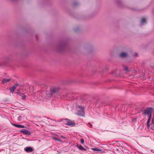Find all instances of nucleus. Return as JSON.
<instances>
[{
    "label": "nucleus",
    "mask_w": 154,
    "mask_h": 154,
    "mask_svg": "<svg viewBox=\"0 0 154 154\" xmlns=\"http://www.w3.org/2000/svg\"><path fill=\"white\" fill-rule=\"evenodd\" d=\"M151 128V129H153V128H152V127H151V128Z\"/></svg>",
    "instance_id": "a878e982"
},
{
    "label": "nucleus",
    "mask_w": 154,
    "mask_h": 154,
    "mask_svg": "<svg viewBox=\"0 0 154 154\" xmlns=\"http://www.w3.org/2000/svg\"><path fill=\"white\" fill-rule=\"evenodd\" d=\"M19 85V84L18 83H16L13 86H15V88H16V87Z\"/></svg>",
    "instance_id": "dca6fc26"
},
{
    "label": "nucleus",
    "mask_w": 154,
    "mask_h": 154,
    "mask_svg": "<svg viewBox=\"0 0 154 154\" xmlns=\"http://www.w3.org/2000/svg\"><path fill=\"white\" fill-rule=\"evenodd\" d=\"M137 54H136V56H135V57H138V56H137Z\"/></svg>",
    "instance_id": "bb28decb"
},
{
    "label": "nucleus",
    "mask_w": 154,
    "mask_h": 154,
    "mask_svg": "<svg viewBox=\"0 0 154 154\" xmlns=\"http://www.w3.org/2000/svg\"><path fill=\"white\" fill-rule=\"evenodd\" d=\"M20 132H22L23 134L24 135H30L31 134V133L29 130L25 129H23L21 130L20 131Z\"/></svg>",
    "instance_id": "39448f33"
},
{
    "label": "nucleus",
    "mask_w": 154,
    "mask_h": 154,
    "mask_svg": "<svg viewBox=\"0 0 154 154\" xmlns=\"http://www.w3.org/2000/svg\"><path fill=\"white\" fill-rule=\"evenodd\" d=\"M24 150L27 152H32L33 149L31 147H26L24 148Z\"/></svg>",
    "instance_id": "423d86ee"
},
{
    "label": "nucleus",
    "mask_w": 154,
    "mask_h": 154,
    "mask_svg": "<svg viewBox=\"0 0 154 154\" xmlns=\"http://www.w3.org/2000/svg\"><path fill=\"white\" fill-rule=\"evenodd\" d=\"M150 119H148L147 121V123H149L150 121Z\"/></svg>",
    "instance_id": "5701e85b"
},
{
    "label": "nucleus",
    "mask_w": 154,
    "mask_h": 154,
    "mask_svg": "<svg viewBox=\"0 0 154 154\" xmlns=\"http://www.w3.org/2000/svg\"><path fill=\"white\" fill-rule=\"evenodd\" d=\"M150 125L149 123H147V127L148 128H149Z\"/></svg>",
    "instance_id": "412c9836"
},
{
    "label": "nucleus",
    "mask_w": 154,
    "mask_h": 154,
    "mask_svg": "<svg viewBox=\"0 0 154 154\" xmlns=\"http://www.w3.org/2000/svg\"><path fill=\"white\" fill-rule=\"evenodd\" d=\"M127 55V54L126 53L123 52L120 54L119 56L121 57H125Z\"/></svg>",
    "instance_id": "9b49d317"
},
{
    "label": "nucleus",
    "mask_w": 154,
    "mask_h": 154,
    "mask_svg": "<svg viewBox=\"0 0 154 154\" xmlns=\"http://www.w3.org/2000/svg\"><path fill=\"white\" fill-rule=\"evenodd\" d=\"M11 79L10 78H3L2 81V83L3 84H5L7 82H8L11 81Z\"/></svg>",
    "instance_id": "0eeeda50"
},
{
    "label": "nucleus",
    "mask_w": 154,
    "mask_h": 154,
    "mask_svg": "<svg viewBox=\"0 0 154 154\" xmlns=\"http://www.w3.org/2000/svg\"><path fill=\"white\" fill-rule=\"evenodd\" d=\"M81 142L82 144H83L84 142V140L82 139H81Z\"/></svg>",
    "instance_id": "a211bd4d"
},
{
    "label": "nucleus",
    "mask_w": 154,
    "mask_h": 154,
    "mask_svg": "<svg viewBox=\"0 0 154 154\" xmlns=\"http://www.w3.org/2000/svg\"><path fill=\"white\" fill-rule=\"evenodd\" d=\"M146 23V19L145 18H142L141 20V24H143Z\"/></svg>",
    "instance_id": "4468645a"
},
{
    "label": "nucleus",
    "mask_w": 154,
    "mask_h": 154,
    "mask_svg": "<svg viewBox=\"0 0 154 154\" xmlns=\"http://www.w3.org/2000/svg\"><path fill=\"white\" fill-rule=\"evenodd\" d=\"M124 70L126 72H129L130 71V70L128 69L127 66H124Z\"/></svg>",
    "instance_id": "ddd939ff"
},
{
    "label": "nucleus",
    "mask_w": 154,
    "mask_h": 154,
    "mask_svg": "<svg viewBox=\"0 0 154 154\" xmlns=\"http://www.w3.org/2000/svg\"><path fill=\"white\" fill-rule=\"evenodd\" d=\"M76 146L77 148L79 149L80 150L86 151V149L83 147L82 146L80 145L77 144V145Z\"/></svg>",
    "instance_id": "1a4fd4ad"
},
{
    "label": "nucleus",
    "mask_w": 154,
    "mask_h": 154,
    "mask_svg": "<svg viewBox=\"0 0 154 154\" xmlns=\"http://www.w3.org/2000/svg\"><path fill=\"white\" fill-rule=\"evenodd\" d=\"M92 149L94 151H102V149H99L97 148H92Z\"/></svg>",
    "instance_id": "2eb2a0df"
},
{
    "label": "nucleus",
    "mask_w": 154,
    "mask_h": 154,
    "mask_svg": "<svg viewBox=\"0 0 154 154\" xmlns=\"http://www.w3.org/2000/svg\"><path fill=\"white\" fill-rule=\"evenodd\" d=\"M21 116H19L18 117V120L19 121H20L21 120Z\"/></svg>",
    "instance_id": "6ab92c4d"
},
{
    "label": "nucleus",
    "mask_w": 154,
    "mask_h": 154,
    "mask_svg": "<svg viewBox=\"0 0 154 154\" xmlns=\"http://www.w3.org/2000/svg\"><path fill=\"white\" fill-rule=\"evenodd\" d=\"M147 115L148 116V119H150L151 117L152 114H150L148 115Z\"/></svg>",
    "instance_id": "aec40b11"
},
{
    "label": "nucleus",
    "mask_w": 154,
    "mask_h": 154,
    "mask_svg": "<svg viewBox=\"0 0 154 154\" xmlns=\"http://www.w3.org/2000/svg\"><path fill=\"white\" fill-rule=\"evenodd\" d=\"M60 88L58 87H53L50 89V94L49 97H51L55 95L60 90Z\"/></svg>",
    "instance_id": "f257e3e1"
},
{
    "label": "nucleus",
    "mask_w": 154,
    "mask_h": 154,
    "mask_svg": "<svg viewBox=\"0 0 154 154\" xmlns=\"http://www.w3.org/2000/svg\"><path fill=\"white\" fill-rule=\"evenodd\" d=\"M88 125H90V126H91V123H88Z\"/></svg>",
    "instance_id": "393cba45"
},
{
    "label": "nucleus",
    "mask_w": 154,
    "mask_h": 154,
    "mask_svg": "<svg viewBox=\"0 0 154 154\" xmlns=\"http://www.w3.org/2000/svg\"><path fill=\"white\" fill-rule=\"evenodd\" d=\"M61 137L62 138H63V139H66V137H64V136H61Z\"/></svg>",
    "instance_id": "b1692460"
},
{
    "label": "nucleus",
    "mask_w": 154,
    "mask_h": 154,
    "mask_svg": "<svg viewBox=\"0 0 154 154\" xmlns=\"http://www.w3.org/2000/svg\"><path fill=\"white\" fill-rule=\"evenodd\" d=\"M17 94H18L21 97L23 100H25L26 98V96L24 95V94H21L20 92H19Z\"/></svg>",
    "instance_id": "9d476101"
},
{
    "label": "nucleus",
    "mask_w": 154,
    "mask_h": 154,
    "mask_svg": "<svg viewBox=\"0 0 154 154\" xmlns=\"http://www.w3.org/2000/svg\"><path fill=\"white\" fill-rule=\"evenodd\" d=\"M60 121L63 122L64 124L71 127L74 126L75 125V123L74 120L72 121L68 119H63Z\"/></svg>",
    "instance_id": "f03ea898"
},
{
    "label": "nucleus",
    "mask_w": 154,
    "mask_h": 154,
    "mask_svg": "<svg viewBox=\"0 0 154 154\" xmlns=\"http://www.w3.org/2000/svg\"><path fill=\"white\" fill-rule=\"evenodd\" d=\"M153 109V108L151 107H148L147 109H145L144 111V112L143 113L144 115H149L152 114V112Z\"/></svg>",
    "instance_id": "20e7f679"
},
{
    "label": "nucleus",
    "mask_w": 154,
    "mask_h": 154,
    "mask_svg": "<svg viewBox=\"0 0 154 154\" xmlns=\"http://www.w3.org/2000/svg\"><path fill=\"white\" fill-rule=\"evenodd\" d=\"M153 127H154V124H153Z\"/></svg>",
    "instance_id": "cd10ccee"
},
{
    "label": "nucleus",
    "mask_w": 154,
    "mask_h": 154,
    "mask_svg": "<svg viewBox=\"0 0 154 154\" xmlns=\"http://www.w3.org/2000/svg\"><path fill=\"white\" fill-rule=\"evenodd\" d=\"M154 119L153 118V119H152V124L153 125L154 124Z\"/></svg>",
    "instance_id": "4be33fe9"
},
{
    "label": "nucleus",
    "mask_w": 154,
    "mask_h": 154,
    "mask_svg": "<svg viewBox=\"0 0 154 154\" xmlns=\"http://www.w3.org/2000/svg\"><path fill=\"white\" fill-rule=\"evenodd\" d=\"M16 88H15V86H13L10 88V92L11 93H13L14 92Z\"/></svg>",
    "instance_id": "f8f14e48"
},
{
    "label": "nucleus",
    "mask_w": 154,
    "mask_h": 154,
    "mask_svg": "<svg viewBox=\"0 0 154 154\" xmlns=\"http://www.w3.org/2000/svg\"><path fill=\"white\" fill-rule=\"evenodd\" d=\"M78 107L81 110H78L77 112L75 114L79 116H84L85 113L84 106H79Z\"/></svg>",
    "instance_id": "7ed1b4c3"
},
{
    "label": "nucleus",
    "mask_w": 154,
    "mask_h": 154,
    "mask_svg": "<svg viewBox=\"0 0 154 154\" xmlns=\"http://www.w3.org/2000/svg\"><path fill=\"white\" fill-rule=\"evenodd\" d=\"M12 125L14 126L20 128H23L25 127V126L24 125H17L15 124H12Z\"/></svg>",
    "instance_id": "6e6552de"
},
{
    "label": "nucleus",
    "mask_w": 154,
    "mask_h": 154,
    "mask_svg": "<svg viewBox=\"0 0 154 154\" xmlns=\"http://www.w3.org/2000/svg\"><path fill=\"white\" fill-rule=\"evenodd\" d=\"M54 139H55V140H57V141L58 142H60V141H61V140L60 139H58V138H54Z\"/></svg>",
    "instance_id": "f3484780"
}]
</instances>
